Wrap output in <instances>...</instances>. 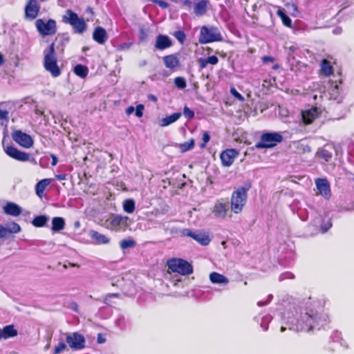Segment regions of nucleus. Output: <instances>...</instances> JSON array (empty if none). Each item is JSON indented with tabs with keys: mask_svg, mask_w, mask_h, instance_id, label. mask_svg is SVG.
I'll list each match as a JSON object with an SVG mask.
<instances>
[{
	"mask_svg": "<svg viewBox=\"0 0 354 354\" xmlns=\"http://www.w3.org/2000/svg\"><path fill=\"white\" fill-rule=\"evenodd\" d=\"M283 319L290 330L298 332L319 330L328 323V317L324 313L323 308L318 302L310 300L285 313Z\"/></svg>",
	"mask_w": 354,
	"mask_h": 354,
	"instance_id": "nucleus-1",
	"label": "nucleus"
},
{
	"mask_svg": "<svg viewBox=\"0 0 354 354\" xmlns=\"http://www.w3.org/2000/svg\"><path fill=\"white\" fill-rule=\"evenodd\" d=\"M251 187V183L248 181L245 182L243 186L238 187L233 192L231 196L230 205L231 210L234 214H239L242 212L247 201V192L250 190Z\"/></svg>",
	"mask_w": 354,
	"mask_h": 354,
	"instance_id": "nucleus-2",
	"label": "nucleus"
},
{
	"mask_svg": "<svg viewBox=\"0 0 354 354\" xmlns=\"http://www.w3.org/2000/svg\"><path fill=\"white\" fill-rule=\"evenodd\" d=\"M44 66L53 77H57L61 74V71L57 65L55 56V44L52 43L48 48L44 51Z\"/></svg>",
	"mask_w": 354,
	"mask_h": 354,
	"instance_id": "nucleus-3",
	"label": "nucleus"
},
{
	"mask_svg": "<svg viewBox=\"0 0 354 354\" xmlns=\"http://www.w3.org/2000/svg\"><path fill=\"white\" fill-rule=\"evenodd\" d=\"M62 21L70 24L74 29L75 32L82 34L87 27V25L83 18H80L77 13L71 10H67L66 15L62 17Z\"/></svg>",
	"mask_w": 354,
	"mask_h": 354,
	"instance_id": "nucleus-4",
	"label": "nucleus"
},
{
	"mask_svg": "<svg viewBox=\"0 0 354 354\" xmlns=\"http://www.w3.org/2000/svg\"><path fill=\"white\" fill-rule=\"evenodd\" d=\"M167 266L173 272H177L181 275H189L193 273L192 264L183 259H170L167 260Z\"/></svg>",
	"mask_w": 354,
	"mask_h": 354,
	"instance_id": "nucleus-5",
	"label": "nucleus"
},
{
	"mask_svg": "<svg viewBox=\"0 0 354 354\" xmlns=\"http://www.w3.org/2000/svg\"><path fill=\"white\" fill-rule=\"evenodd\" d=\"M131 223L129 217L122 215H113L105 221V226L112 231H124Z\"/></svg>",
	"mask_w": 354,
	"mask_h": 354,
	"instance_id": "nucleus-6",
	"label": "nucleus"
},
{
	"mask_svg": "<svg viewBox=\"0 0 354 354\" xmlns=\"http://www.w3.org/2000/svg\"><path fill=\"white\" fill-rule=\"evenodd\" d=\"M223 40V37L219 30L216 27L203 26L201 28L198 41L200 44H208Z\"/></svg>",
	"mask_w": 354,
	"mask_h": 354,
	"instance_id": "nucleus-7",
	"label": "nucleus"
},
{
	"mask_svg": "<svg viewBox=\"0 0 354 354\" xmlns=\"http://www.w3.org/2000/svg\"><path fill=\"white\" fill-rule=\"evenodd\" d=\"M283 136L280 132H266L261 135L260 142L256 144L258 149L271 148L281 142Z\"/></svg>",
	"mask_w": 354,
	"mask_h": 354,
	"instance_id": "nucleus-8",
	"label": "nucleus"
},
{
	"mask_svg": "<svg viewBox=\"0 0 354 354\" xmlns=\"http://www.w3.org/2000/svg\"><path fill=\"white\" fill-rule=\"evenodd\" d=\"M66 342L69 347L74 351L82 350L85 348L86 339L84 337L78 332L66 333Z\"/></svg>",
	"mask_w": 354,
	"mask_h": 354,
	"instance_id": "nucleus-9",
	"label": "nucleus"
},
{
	"mask_svg": "<svg viewBox=\"0 0 354 354\" xmlns=\"http://www.w3.org/2000/svg\"><path fill=\"white\" fill-rule=\"evenodd\" d=\"M38 32L44 35H52L57 32L56 21L54 19H48L46 22L42 19H39L35 22Z\"/></svg>",
	"mask_w": 354,
	"mask_h": 354,
	"instance_id": "nucleus-10",
	"label": "nucleus"
},
{
	"mask_svg": "<svg viewBox=\"0 0 354 354\" xmlns=\"http://www.w3.org/2000/svg\"><path fill=\"white\" fill-rule=\"evenodd\" d=\"M342 84V80H339L338 82L337 81L334 82H332L330 87L328 89L330 100H333L337 104H340L343 102L346 95L344 90L341 86Z\"/></svg>",
	"mask_w": 354,
	"mask_h": 354,
	"instance_id": "nucleus-11",
	"label": "nucleus"
},
{
	"mask_svg": "<svg viewBox=\"0 0 354 354\" xmlns=\"http://www.w3.org/2000/svg\"><path fill=\"white\" fill-rule=\"evenodd\" d=\"M46 0H28L26 4L25 19L32 21L37 18L40 10L39 2H44Z\"/></svg>",
	"mask_w": 354,
	"mask_h": 354,
	"instance_id": "nucleus-12",
	"label": "nucleus"
},
{
	"mask_svg": "<svg viewBox=\"0 0 354 354\" xmlns=\"http://www.w3.org/2000/svg\"><path fill=\"white\" fill-rule=\"evenodd\" d=\"M315 184L320 194L324 199L329 200L332 196L330 185L326 178H317L315 180Z\"/></svg>",
	"mask_w": 354,
	"mask_h": 354,
	"instance_id": "nucleus-13",
	"label": "nucleus"
},
{
	"mask_svg": "<svg viewBox=\"0 0 354 354\" xmlns=\"http://www.w3.org/2000/svg\"><path fill=\"white\" fill-rule=\"evenodd\" d=\"M181 234L185 236L191 237L197 241L200 245L205 246L207 245L211 239L209 235L205 233L193 232L190 229L185 228L181 230Z\"/></svg>",
	"mask_w": 354,
	"mask_h": 354,
	"instance_id": "nucleus-14",
	"label": "nucleus"
},
{
	"mask_svg": "<svg viewBox=\"0 0 354 354\" xmlns=\"http://www.w3.org/2000/svg\"><path fill=\"white\" fill-rule=\"evenodd\" d=\"M12 138L14 141L21 147L30 148L33 145V140L31 136L21 130H15L12 133Z\"/></svg>",
	"mask_w": 354,
	"mask_h": 354,
	"instance_id": "nucleus-15",
	"label": "nucleus"
},
{
	"mask_svg": "<svg viewBox=\"0 0 354 354\" xmlns=\"http://www.w3.org/2000/svg\"><path fill=\"white\" fill-rule=\"evenodd\" d=\"M5 151L8 156L19 161L25 162L30 158L29 153L21 151L12 146L7 147Z\"/></svg>",
	"mask_w": 354,
	"mask_h": 354,
	"instance_id": "nucleus-16",
	"label": "nucleus"
},
{
	"mask_svg": "<svg viewBox=\"0 0 354 354\" xmlns=\"http://www.w3.org/2000/svg\"><path fill=\"white\" fill-rule=\"evenodd\" d=\"M238 154V151L234 149H228L223 151L220 155L222 165L225 167H230Z\"/></svg>",
	"mask_w": 354,
	"mask_h": 354,
	"instance_id": "nucleus-17",
	"label": "nucleus"
},
{
	"mask_svg": "<svg viewBox=\"0 0 354 354\" xmlns=\"http://www.w3.org/2000/svg\"><path fill=\"white\" fill-rule=\"evenodd\" d=\"M173 45V41L171 38L166 35H158L156 37L154 47L157 50H165L171 47Z\"/></svg>",
	"mask_w": 354,
	"mask_h": 354,
	"instance_id": "nucleus-18",
	"label": "nucleus"
},
{
	"mask_svg": "<svg viewBox=\"0 0 354 354\" xmlns=\"http://www.w3.org/2000/svg\"><path fill=\"white\" fill-rule=\"evenodd\" d=\"M88 236L93 240V243L96 245H106L110 242L109 237L93 230H89Z\"/></svg>",
	"mask_w": 354,
	"mask_h": 354,
	"instance_id": "nucleus-19",
	"label": "nucleus"
},
{
	"mask_svg": "<svg viewBox=\"0 0 354 354\" xmlns=\"http://www.w3.org/2000/svg\"><path fill=\"white\" fill-rule=\"evenodd\" d=\"M162 60L165 67L171 71H174L180 65V60L176 54L166 55L163 57Z\"/></svg>",
	"mask_w": 354,
	"mask_h": 354,
	"instance_id": "nucleus-20",
	"label": "nucleus"
},
{
	"mask_svg": "<svg viewBox=\"0 0 354 354\" xmlns=\"http://www.w3.org/2000/svg\"><path fill=\"white\" fill-rule=\"evenodd\" d=\"M107 37V32L104 28L97 26L94 29L93 32V39L98 44H104L106 42Z\"/></svg>",
	"mask_w": 354,
	"mask_h": 354,
	"instance_id": "nucleus-21",
	"label": "nucleus"
},
{
	"mask_svg": "<svg viewBox=\"0 0 354 354\" xmlns=\"http://www.w3.org/2000/svg\"><path fill=\"white\" fill-rule=\"evenodd\" d=\"M228 211L227 203H222L219 201H216L214 206L213 212L214 215L219 218H225Z\"/></svg>",
	"mask_w": 354,
	"mask_h": 354,
	"instance_id": "nucleus-22",
	"label": "nucleus"
},
{
	"mask_svg": "<svg viewBox=\"0 0 354 354\" xmlns=\"http://www.w3.org/2000/svg\"><path fill=\"white\" fill-rule=\"evenodd\" d=\"M3 209L6 214L13 216H17L21 213V207L12 202H8Z\"/></svg>",
	"mask_w": 354,
	"mask_h": 354,
	"instance_id": "nucleus-23",
	"label": "nucleus"
},
{
	"mask_svg": "<svg viewBox=\"0 0 354 354\" xmlns=\"http://www.w3.org/2000/svg\"><path fill=\"white\" fill-rule=\"evenodd\" d=\"M318 111L317 108H311L310 109L302 111V120L305 124H311L317 117Z\"/></svg>",
	"mask_w": 354,
	"mask_h": 354,
	"instance_id": "nucleus-24",
	"label": "nucleus"
},
{
	"mask_svg": "<svg viewBox=\"0 0 354 354\" xmlns=\"http://www.w3.org/2000/svg\"><path fill=\"white\" fill-rule=\"evenodd\" d=\"M208 0H198L194 6V13L198 16H203L207 10Z\"/></svg>",
	"mask_w": 354,
	"mask_h": 354,
	"instance_id": "nucleus-25",
	"label": "nucleus"
},
{
	"mask_svg": "<svg viewBox=\"0 0 354 354\" xmlns=\"http://www.w3.org/2000/svg\"><path fill=\"white\" fill-rule=\"evenodd\" d=\"M334 150L333 147L326 145L317 152V156L325 162H329L332 159L333 152Z\"/></svg>",
	"mask_w": 354,
	"mask_h": 354,
	"instance_id": "nucleus-26",
	"label": "nucleus"
},
{
	"mask_svg": "<svg viewBox=\"0 0 354 354\" xmlns=\"http://www.w3.org/2000/svg\"><path fill=\"white\" fill-rule=\"evenodd\" d=\"M17 335L18 331L17 329H15L13 324L7 325L1 329L2 339H7L9 338L15 337Z\"/></svg>",
	"mask_w": 354,
	"mask_h": 354,
	"instance_id": "nucleus-27",
	"label": "nucleus"
},
{
	"mask_svg": "<svg viewBox=\"0 0 354 354\" xmlns=\"http://www.w3.org/2000/svg\"><path fill=\"white\" fill-rule=\"evenodd\" d=\"M209 280L214 284H227L229 279L224 275L213 272L209 274Z\"/></svg>",
	"mask_w": 354,
	"mask_h": 354,
	"instance_id": "nucleus-28",
	"label": "nucleus"
},
{
	"mask_svg": "<svg viewBox=\"0 0 354 354\" xmlns=\"http://www.w3.org/2000/svg\"><path fill=\"white\" fill-rule=\"evenodd\" d=\"M181 115H182V113L180 112L174 113L171 114V115L167 116V117L162 118V120H160V122H159V125L160 127L169 126V124L177 121L180 118Z\"/></svg>",
	"mask_w": 354,
	"mask_h": 354,
	"instance_id": "nucleus-29",
	"label": "nucleus"
},
{
	"mask_svg": "<svg viewBox=\"0 0 354 354\" xmlns=\"http://www.w3.org/2000/svg\"><path fill=\"white\" fill-rule=\"evenodd\" d=\"M198 64L201 69L207 66L208 64L216 65L218 62V58L216 55L209 56L207 58L198 59Z\"/></svg>",
	"mask_w": 354,
	"mask_h": 354,
	"instance_id": "nucleus-30",
	"label": "nucleus"
},
{
	"mask_svg": "<svg viewBox=\"0 0 354 354\" xmlns=\"http://www.w3.org/2000/svg\"><path fill=\"white\" fill-rule=\"evenodd\" d=\"M320 66L321 72L325 76L328 77L333 73V67L328 60L326 59H323L320 63Z\"/></svg>",
	"mask_w": 354,
	"mask_h": 354,
	"instance_id": "nucleus-31",
	"label": "nucleus"
},
{
	"mask_svg": "<svg viewBox=\"0 0 354 354\" xmlns=\"http://www.w3.org/2000/svg\"><path fill=\"white\" fill-rule=\"evenodd\" d=\"M65 221L62 217H54L52 219L51 230L54 232H59L64 229Z\"/></svg>",
	"mask_w": 354,
	"mask_h": 354,
	"instance_id": "nucleus-32",
	"label": "nucleus"
},
{
	"mask_svg": "<svg viewBox=\"0 0 354 354\" xmlns=\"http://www.w3.org/2000/svg\"><path fill=\"white\" fill-rule=\"evenodd\" d=\"M50 179H48V178H45V179H43V180L39 181L36 184V187H35L36 194L39 196H41L44 194V192L46 187L50 184Z\"/></svg>",
	"mask_w": 354,
	"mask_h": 354,
	"instance_id": "nucleus-33",
	"label": "nucleus"
},
{
	"mask_svg": "<svg viewBox=\"0 0 354 354\" xmlns=\"http://www.w3.org/2000/svg\"><path fill=\"white\" fill-rule=\"evenodd\" d=\"M48 221V217L46 215H39L35 216L32 221V224L37 227H44L47 221Z\"/></svg>",
	"mask_w": 354,
	"mask_h": 354,
	"instance_id": "nucleus-34",
	"label": "nucleus"
},
{
	"mask_svg": "<svg viewBox=\"0 0 354 354\" xmlns=\"http://www.w3.org/2000/svg\"><path fill=\"white\" fill-rule=\"evenodd\" d=\"M277 15L279 17L283 22V24L287 27H291L292 26V20L285 13L283 9L279 8L277 11Z\"/></svg>",
	"mask_w": 354,
	"mask_h": 354,
	"instance_id": "nucleus-35",
	"label": "nucleus"
},
{
	"mask_svg": "<svg viewBox=\"0 0 354 354\" xmlns=\"http://www.w3.org/2000/svg\"><path fill=\"white\" fill-rule=\"evenodd\" d=\"M88 69L86 66L77 64L74 68V73L79 77L84 78L87 76Z\"/></svg>",
	"mask_w": 354,
	"mask_h": 354,
	"instance_id": "nucleus-36",
	"label": "nucleus"
},
{
	"mask_svg": "<svg viewBox=\"0 0 354 354\" xmlns=\"http://www.w3.org/2000/svg\"><path fill=\"white\" fill-rule=\"evenodd\" d=\"M5 228L7 231L8 236L10 234L18 233L21 231V227L19 226V225L18 223H17L15 222H12L10 223L7 224V225L5 227Z\"/></svg>",
	"mask_w": 354,
	"mask_h": 354,
	"instance_id": "nucleus-37",
	"label": "nucleus"
},
{
	"mask_svg": "<svg viewBox=\"0 0 354 354\" xmlns=\"http://www.w3.org/2000/svg\"><path fill=\"white\" fill-rule=\"evenodd\" d=\"M332 227V221L330 218H322V223L320 224V231L322 233H326Z\"/></svg>",
	"mask_w": 354,
	"mask_h": 354,
	"instance_id": "nucleus-38",
	"label": "nucleus"
},
{
	"mask_svg": "<svg viewBox=\"0 0 354 354\" xmlns=\"http://www.w3.org/2000/svg\"><path fill=\"white\" fill-rule=\"evenodd\" d=\"M124 211L127 213H133L135 210V202L133 199H127L123 203Z\"/></svg>",
	"mask_w": 354,
	"mask_h": 354,
	"instance_id": "nucleus-39",
	"label": "nucleus"
},
{
	"mask_svg": "<svg viewBox=\"0 0 354 354\" xmlns=\"http://www.w3.org/2000/svg\"><path fill=\"white\" fill-rule=\"evenodd\" d=\"M136 241L132 239H123L120 243V246L122 250L129 248H133L136 245Z\"/></svg>",
	"mask_w": 354,
	"mask_h": 354,
	"instance_id": "nucleus-40",
	"label": "nucleus"
},
{
	"mask_svg": "<svg viewBox=\"0 0 354 354\" xmlns=\"http://www.w3.org/2000/svg\"><path fill=\"white\" fill-rule=\"evenodd\" d=\"M272 319V317L270 315H266L261 318L260 326L264 331L268 329V324Z\"/></svg>",
	"mask_w": 354,
	"mask_h": 354,
	"instance_id": "nucleus-41",
	"label": "nucleus"
},
{
	"mask_svg": "<svg viewBox=\"0 0 354 354\" xmlns=\"http://www.w3.org/2000/svg\"><path fill=\"white\" fill-rule=\"evenodd\" d=\"M296 148H297V152L299 153H309L311 151L310 146L304 142L297 143Z\"/></svg>",
	"mask_w": 354,
	"mask_h": 354,
	"instance_id": "nucleus-42",
	"label": "nucleus"
},
{
	"mask_svg": "<svg viewBox=\"0 0 354 354\" xmlns=\"http://www.w3.org/2000/svg\"><path fill=\"white\" fill-rule=\"evenodd\" d=\"M66 340L60 338L58 344L53 349V354H59L66 348Z\"/></svg>",
	"mask_w": 354,
	"mask_h": 354,
	"instance_id": "nucleus-43",
	"label": "nucleus"
},
{
	"mask_svg": "<svg viewBox=\"0 0 354 354\" xmlns=\"http://www.w3.org/2000/svg\"><path fill=\"white\" fill-rule=\"evenodd\" d=\"M194 147V140L191 139L189 142H185L179 145L181 152H185L192 149Z\"/></svg>",
	"mask_w": 354,
	"mask_h": 354,
	"instance_id": "nucleus-44",
	"label": "nucleus"
},
{
	"mask_svg": "<svg viewBox=\"0 0 354 354\" xmlns=\"http://www.w3.org/2000/svg\"><path fill=\"white\" fill-rule=\"evenodd\" d=\"M174 84L179 89H184L186 86V80L183 77H177L174 79Z\"/></svg>",
	"mask_w": 354,
	"mask_h": 354,
	"instance_id": "nucleus-45",
	"label": "nucleus"
},
{
	"mask_svg": "<svg viewBox=\"0 0 354 354\" xmlns=\"http://www.w3.org/2000/svg\"><path fill=\"white\" fill-rule=\"evenodd\" d=\"M148 29L140 28L138 30V39L140 41H145L148 38Z\"/></svg>",
	"mask_w": 354,
	"mask_h": 354,
	"instance_id": "nucleus-46",
	"label": "nucleus"
},
{
	"mask_svg": "<svg viewBox=\"0 0 354 354\" xmlns=\"http://www.w3.org/2000/svg\"><path fill=\"white\" fill-rule=\"evenodd\" d=\"M0 120H3L1 124L6 127L9 120L8 111L0 109Z\"/></svg>",
	"mask_w": 354,
	"mask_h": 354,
	"instance_id": "nucleus-47",
	"label": "nucleus"
},
{
	"mask_svg": "<svg viewBox=\"0 0 354 354\" xmlns=\"http://www.w3.org/2000/svg\"><path fill=\"white\" fill-rule=\"evenodd\" d=\"M120 296L119 293H109L104 297L103 302L106 305H111L112 298H118Z\"/></svg>",
	"mask_w": 354,
	"mask_h": 354,
	"instance_id": "nucleus-48",
	"label": "nucleus"
},
{
	"mask_svg": "<svg viewBox=\"0 0 354 354\" xmlns=\"http://www.w3.org/2000/svg\"><path fill=\"white\" fill-rule=\"evenodd\" d=\"M175 38L180 43L183 44L185 40V33L183 30H178L174 33Z\"/></svg>",
	"mask_w": 354,
	"mask_h": 354,
	"instance_id": "nucleus-49",
	"label": "nucleus"
},
{
	"mask_svg": "<svg viewBox=\"0 0 354 354\" xmlns=\"http://www.w3.org/2000/svg\"><path fill=\"white\" fill-rule=\"evenodd\" d=\"M115 325L120 328L123 329L125 327V318L124 315H120L115 320Z\"/></svg>",
	"mask_w": 354,
	"mask_h": 354,
	"instance_id": "nucleus-50",
	"label": "nucleus"
},
{
	"mask_svg": "<svg viewBox=\"0 0 354 354\" xmlns=\"http://www.w3.org/2000/svg\"><path fill=\"white\" fill-rule=\"evenodd\" d=\"M183 115L187 119H192L194 117V111L185 106L183 109Z\"/></svg>",
	"mask_w": 354,
	"mask_h": 354,
	"instance_id": "nucleus-51",
	"label": "nucleus"
},
{
	"mask_svg": "<svg viewBox=\"0 0 354 354\" xmlns=\"http://www.w3.org/2000/svg\"><path fill=\"white\" fill-rule=\"evenodd\" d=\"M230 93L238 100L240 102H243L245 100L243 96L240 94L235 88H230Z\"/></svg>",
	"mask_w": 354,
	"mask_h": 354,
	"instance_id": "nucleus-52",
	"label": "nucleus"
},
{
	"mask_svg": "<svg viewBox=\"0 0 354 354\" xmlns=\"http://www.w3.org/2000/svg\"><path fill=\"white\" fill-rule=\"evenodd\" d=\"M295 278V275L290 272H283L282 274H280L279 277V280L280 281H282L285 279H294Z\"/></svg>",
	"mask_w": 354,
	"mask_h": 354,
	"instance_id": "nucleus-53",
	"label": "nucleus"
},
{
	"mask_svg": "<svg viewBox=\"0 0 354 354\" xmlns=\"http://www.w3.org/2000/svg\"><path fill=\"white\" fill-rule=\"evenodd\" d=\"M144 108V105L141 104L136 106V108L135 109V114L138 118H141L143 115Z\"/></svg>",
	"mask_w": 354,
	"mask_h": 354,
	"instance_id": "nucleus-54",
	"label": "nucleus"
},
{
	"mask_svg": "<svg viewBox=\"0 0 354 354\" xmlns=\"http://www.w3.org/2000/svg\"><path fill=\"white\" fill-rule=\"evenodd\" d=\"M59 38L62 44L68 43L70 40V36L68 33H63L62 35H59Z\"/></svg>",
	"mask_w": 354,
	"mask_h": 354,
	"instance_id": "nucleus-55",
	"label": "nucleus"
},
{
	"mask_svg": "<svg viewBox=\"0 0 354 354\" xmlns=\"http://www.w3.org/2000/svg\"><path fill=\"white\" fill-rule=\"evenodd\" d=\"M342 338V333L340 332L335 331L332 335V339L334 342H339Z\"/></svg>",
	"mask_w": 354,
	"mask_h": 354,
	"instance_id": "nucleus-56",
	"label": "nucleus"
},
{
	"mask_svg": "<svg viewBox=\"0 0 354 354\" xmlns=\"http://www.w3.org/2000/svg\"><path fill=\"white\" fill-rule=\"evenodd\" d=\"M153 1L163 9L167 8L169 7V3L166 1L162 0H153Z\"/></svg>",
	"mask_w": 354,
	"mask_h": 354,
	"instance_id": "nucleus-57",
	"label": "nucleus"
},
{
	"mask_svg": "<svg viewBox=\"0 0 354 354\" xmlns=\"http://www.w3.org/2000/svg\"><path fill=\"white\" fill-rule=\"evenodd\" d=\"M7 237H8V236L7 231H6L5 227L3 226L2 225H0V239H5Z\"/></svg>",
	"mask_w": 354,
	"mask_h": 354,
	"instance_id": "nucleus-58",
	"label": "nucleus"
},
{
	"mask_svg": "<svg viewBox=\"0 0 354 354\" xmlns=\"http://www.w3.org/2000/svg\"><path fill=\"white\" fill-rule=\"evenodd\" d=\"M348 161L354 167V149L348 152Z\"/></svg>",
	"mask_w": 354,
	"mask_h": 354,
	"instance_id": "nucleus-59",
	"label": "nucleus"
},
{
	"mask_svg": "<svg viewBox=\"0 0 354 354\" xmlns=\"http://www.w3.org/2000/svg\"><path fill=\"white\" fill-rule=\"evenodd\" d=\"M210 140V136L209 135V133L207 132H205L203 134V143L201 145V147H204L206 145L207 142H208Z\"/></svg>",
	"mask_w": 354,
	"mask_h": 354,
	"instance_id": "nucleus-60",
	"label": "nucleus"
},
{
	"mask_svg": "<svg viewBox=\"0 0 354 354\" xmlns=\"http://www.w3.org/2000/svg\"><path fill=\"white\" fill-rule=\"evenodd\" d=\"M272 298H273V296H272V295L270 294L268 295V299L266 301L263 302V301H258L257 305L259 306H263L267 305L270 302V301L272 299Z\"/></svg>",
	"mask_w": 354,
	"mask_h": 354,
	"instance_id": "nucleus-61",
	"label": "nucleus"
},
{
	"mask_svg": "<svg viewBox=\"0 0 354 354\" xmlns=\"http://www.w3.org/2000/svg\"><path fill=\"white\" fill-rule=\"evenodd\" d=\"M262 60L264 64H267L268 62H274L275 61V59L271 56H264L262 58Z\"/></svg>",
	"mask_w": 354,
	"mask_h": 354,
	"instance_id": "nucleus-62",
	"label": "nucleus"
},
{
	"mask_svg": "<svg viewBox=\"0 0 354 354\" xmlns=\"http://www.w3.org/2000/svg\"><path fill=\"white\" fill-rule=\"evenodd\" d=\"M286 6L293 12H298L297 6L295 3H288Z\"/></svg>",
	"mask_w": 354,
	"mask_h": 354,
	"instance_id": "nucleus-63",
	"label": "nucleus"
},
{
	"mask_svg": "<svg viewBox=\"0 0 354 354\" xmlns=\"http://www.w3.org/2000/svg\"><path fill=\"white\" fill-rule=\"evenodd\" d=\"M50 158H52L51 165L55 166L57 164L58 159L57 156L53 153L50 155Z\"/></svg>",
	"mask_w": 354,
	"mask_h": 354,
	"instance_id": "nucleus-64",
	"label": "nucleus"
}]
</instances>
